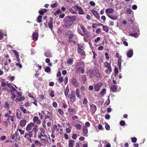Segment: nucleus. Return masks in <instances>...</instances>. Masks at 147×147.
I'll list each match as a JSON object with an SVG mask.
<instances>
[{
  "label": "nucleus",
  "instance_id": "obj_1",
  "mask_svg": "<svg viewBox=\"0 0 147 147\" xmlns=\"http://www.w3.org/2000/svg\"><path fill=\"white\" fill-rule=\"evenodd\" d=\"M37 126L35 125V123H30L28 124L26 128V130L34 136V137L37 136Z\"/></svg>",
  "mask_w": 147,
  "mask_h": 147
},
{
  "label": "nucleus",
  "instance_id": "obj_2",
  "mask_svg": "<svg viewBox=\"0 0 147 147\" xmlns=\"http://www.w3.org/2000/svg\"><path fill=\"white\" fill-rule=\"evenodd\" d=\"M76 17L75 16H67L64 19V21L67 22H73L76 20Z\"/></svg>",
  "mask_w": 147,
  "mask_h": 147
},
{
  "label": "nucleus",
  "instance_id": "obj_3",
  "mask_svg": "<svg viewBox=\"0 0 147 147\" xmlns=\"http://www.w3.org/2000/svg\"><path fill=\"white\" fill-rule=\"evenodd\" d=\"M68 98L70 99V101L72 103L74 102L76 100V96L75 92L74 90L72 91L70 94L68 96Z\"/></svg>",
  "mask_w": 147,
  "mask_h": 147
},
{
  "label": "nucleus",
  "instance_id": "obj_4",
  "mask_svg": "<svg viewBox=\"0 0 147 147\" xmlns=\"http://www.w3.org/2000/svg\"><path fill=\"white\" fill-rule=\"evenodd\" d=\"M102 85V84L101 83H98L96 84L94 86V91L97 92L99 91Z\"/></svg>",
  "mask_w": 147,
  "mask_h": 147
},
{
  "label": "nucleus",
  "instance_id": "obj_5",
  "mask_svg": "<svg viewBox=\"0 0 147 147\" xmlns=\"http://www.w3.org/2000/svg\"><path fill=\"white\" fill-rule=\"evenodd\" d=\"M38 137L40 138L41 140L45 141L47 138V136L45 134L39 133L38 134Z\"/></svg>",
  "mask_w": 147,
  "mask_h": 147
},
{
  "label": "nucleus",
  "instance_id": "obj_6",
  "mask_svg": "<svg viewBox=\"0 0 147 147\" xmlns=\"http://www.w3.org/2000/svg\"><path fill=\"white\" fill-rule=\"evenodd\" d=\"M90 111L92 114L94 113L96 110V107L94 104L90 105Z\"/></svg>",
  "mask_w": 147,
  "mask_h": 147
},
{
  "label": "nucleus",
  "instance_id": "obj_7",
  "mask_svg": "<svg viewBox=\"0 0 147 147\" xmlns=\"http://www.w3.org/2000/svg\"><path fill=\"white\" fill-rule=\"evenodd\" d=\"M104 65L105 67L107 68L110 72H111L112 71V68L110 63H109L107 61H106L104 63Z\"/></svg>",
  "mask_w": 147,
  "mask_h": 147
},
{
  "label": "nucleus",
  "instance_id": "obj_8",
  "mask_svg": "<svg viewBox=\"0 0 147 147\" xmlns=\"http://www.w3.org/2000/svg\"><path fill=\"white\" fill-rule=\"evenodd\" d=\"M33 120L34 122L33 123H36L37 125H39L41 123V120L36 116H35L34 117Z\"/></svg>",
  "mask_w": 147,
  "mask_h": 147
},
{
  "label": "nucleus",
  "instance_id": "obj_9",
  "mask_svg": "<svg viewBox=\"0 0 147 147\" xmlns=\"http://www.w3.org/2000/svg\"><path fill=\"white\" fill-rule=\"evenodd\" d=\"M71 82L72 84L75 86L77 87L78 85V83L77 79L75 78H73L71 79Z\"/></svg>",
  "mask_w": 147,
  "mask_h": 147
},
{
  "label": "nucleus",
  "instance_id": "obj_10",
  "mask_svg": "<svg viewBox=\"0 0 147 147\" xmlns=\"http://www.w3.org/2000/svg\"><path fill=\"white\" fill-rule=\"evenodd\" d=\"M93 75L97 78L101 77V74L99 73L98 69L94 70L93 71Z\"/></svg>",
  "mask_w": 147,
  "mask_h": 147
},
{
  "label": "nucleus",
  "instance_id": "obj_11",
  "mask_svg": "<svg viewBox=\"0 0 147 147\" xmlns=\"http://www.w3.org/2000/svg\"><path fill=\"white\" fill-rule=\"evenodd\" d=\"M38 33L34 32L32 34V39L34 41H36L37 40L38 38Z\"/></svg>",
  "mask_w": 147,
  "mask_h": 147
},
{
  "label": "nucleus",
  "instance_id": "obj_12",
  "mask_svg": "<svg viewBox=\"0 0 147 147\" xmlns=\"http://www.w3.org/2000/svg\"><path fill=\"white\" fill-rule=\"evenodd\" d=\"M75 7L78 11V13L80 14H84V11L82 8L79 7L78 5H76Z\"/></svg>",
  "mask_w": 147,
  "mask_h": 147
},
{
  "label": "nucleus",
  "instance_id": "obj_13",
  "mask_svg": "<svg viewBox=\"0 0 147 147\" xmlns=\"http://www.w3.org/2000/svg\"><path fill=\"white\" fill-rule=\"evenodd\" d=\"M105 11L107 15L108 16V15H110L109 13H113L114 11V10L112 8H109L106 9Z\"/></svg>",
  "mask_w": 147,
  "mask_h": 147
},
{
  "label": "nucleus",
  "instance_id": "obj_14",
  "mask_svg": "<svg viewBox=\"0 0 147 147\" xmlns=\"http://www.w3.org/2000/svg\"><path fill=\"white\" fill-rule=\"evenodd\" d=\"M26 123V120L25 119H22L20 121L19 125L22 127H23L25 126Z\"/></svg>",
  "mask_w": 147,
  "mask_h": 147
},
{
  "label": "nucleus",
  "instance_id": "obj_15",
  "mask_svg": "<svg viewBox=\"0 0 147 147\" xmlns=\"http://www.w3.org/2000/svg\"><path fill=\"white\" fill-rule=\"evenodd\" d=\"M53 19L51 18L50 19V22L48 23V26L49 28L51 30H52L53 28Z\"/></svg>",
  "mask_w": 147,
  "mask_h": 147
},
{
  "label": "nucleus",
  "instance_id": "obj_16",
  "mask_svg": "<svg viewBox=\"0 0 147 147\" xmlns=\"http://www.w3.org/2000/svg\"><path fill=\"white\" fill-rule=\"evenodd\" d=\"M45 120L47 121H52V117L51 116H49L48 115H45Z\"/></svg>",
  "mask_w": 147,
  "mask_h": 147
},
{
  "label": "nucleus",
  "instance_id": "obj_17",
  "mask_svg": "<svg viewBox=\"0 0 147 147\" xmlns=\"http://www.w3.org/2000/svg\"><path fill=\"white\" fill-rule=\"evenodd\" d=\"M110 89L113 92H116L117 91V87L115 85H113L110 87Z\"/></svg>",
  "mask_w": 147,
  "mask_h": 147
},
{
  "label": "nucleus",
  "instance_id": "obj_18",
  "mask_svg": "<svg viewBox=\"0 0 147 147\" xmlns=\"http://www.w3.org/2000/svg\"><path fill=\"white\" fill-rule=\"evenodd\" d=\"M78 53L81 55H85L84 51L79 47L78 48Z\"/></svg>",
  "mask_w": 147,
  "mask_h": 147
},
{
  "label": "nucleus",
  "instance_id": "obj_19",
  "mask_svg": "<svg viewBox=\"0 0 147 147\" xmlns=\"http://www.w3.org/2000/svg\"><path fill=\"white\" fill-rule=\"evenodd\" d=\"M133 54V51L132 49H131L128 51L127 53V55L128 57L130 58L132 56Z\"/></svg>",
  "mask_w": 147,
  "mask_h": 147
},
{
  "label": "nucleus",
  "instance_id": "obj_20",
  "mask_svg": "<svg viewBox=\"0 0 147 147\" xmlns=\"http://www.w3.org/2000/svg\"><path fill=\"white\" fill-rule=\"evenodd\" d=\"M92 13L94 14L95 16L97 19H100V16L98 12L95 10H93Z\"/></svg>",
  "mask_w": 147,
  "mask_h": 147
},
{
  "label": "nucleus",
  "instance_id": "obj_21",
  "mask_svg": "<svg viewBox=\"0 0 147 147\" xmlns=\"http://www.w3.org/2000/svg\"><path fill=\"white\" fill-rule=\"evenodd\" d=\"M121 56L119 58L118 60V66L120 70L121 69Z\"/></svg>",
  "mask_w": 147,
  "mask_h": 147
},
{
  "label": "nucleus",
  "instance_id": "obj_22",
  "mask_svg": "<svg viewBox=\"0 0 147 147\" xmlns=\"http://www.w3.org/2000/svg\"><path fill=\"white\" fill-rule=\"evenodd\" d=\"M34 143L35 145L41 147L42 145V144L41 142L38 140H35Z\"/></svg>",
  "mask_w": 147,
  "mask_h": 147
},
{
  "label": "nucleus",
  "instance_id": "obj_23",
  "mask_svg": "<svg viewBox=\"0 0 147 147\" xmlns=\"http://www.w3.org/2000/svg\"><path fill=\"white\" fill-rule=\"evenodd\" d=\"M33 137H34V136L32 134H30V133L29 132H28V133H25L24 136V137L25 138H26L27 139V138H29V137L31 138Z\"/></svg>",
  "mask_w": 147,
  "mask_h": 147
},
{
  "label": "nucleus",
  "instance_id": "obj_24",
  "mask_svg": "<svg viewBox=\"0 0 147 147\" xmlns=\"http://www.w3.org/2000/svg\"><path fill=\"white\" fill-rule=\"evenodd\" d=\"M74 141L72 140H69L68 147H73L74 145Z\"/></svg>",
  "mask_w": 147,
  "mask_h": 147
},
{
  "label": "nucleus",
  "instance_id": "obj_25",
  "mask_svg": "<svg viewBox=\"0 0 147 147\" xmlns=\"http://www.w3.org/2000/svg\"><path fill=\"white\" fill-rule=\"evenodd\" d=\"M68 111L69 112L70 115H72L73 114H75L76 112L74 109L71 108H69Z\"/></svg>",
  "mask_w": 147,
  "mask_h": 147
},
{
  "label": "nucleus",
  "instance_id": "obj_26",
  "mask_svg": "<svg viewBox=\"0 0 147 147\" xmlns=\"http://www.w3.org/2000/svg\"><path fill=\"white\" fill-rule=\"evenodd\" d=\"M77 71L79 72L84 74V69L82 67H79L78 68Z\"/></svg>",
  "mask_w": 147,
  "mask_h": 147
},
{
  "label": "nucleus",
  "instance_id": "obj_27",
  "mask_svg": "<svg viewBox=\"0 0 147 147\" xmlns=\"http://www.w3.org/2000/svg\"><path fill=\"white\" fill-rule=\"evenodd\" d=\"M47 11V9H44L40 10L39 11V13L40 15H43Z\"/></svg>",
  "mask_w": 147,
  "mask_h": 147
},
{
  "label": "nucleus",
  "instance_id": "obj_28",
  "mask_svg": "<svg viewBox=\"0 0 147 147\" xmlns=\"http://www.w3.org/2000/svg\"><path fill=\"white\" fill-rule=\"evenodd\" d=\"M83 133L85 134L86 135L88 133V129L87 127L85 126H84L83 127Z\"/></svg>",
  "mask_w": 147,
  "mask_h": 147
},
{
  "label": "nucleus",
  "instance_id": "obj_29",
  "mask_svg": "<svg viewBox=\"0 0 147 147\" xmlns=\"http://www.w3.org/2000/svg\"><path fill=\"white\" fill-rule=\"evenodd\" d=\"M80 90L78 88H77L76 89L75 91V93L76 94L77 96L79 98H81L80 95Z\"/></svg>",
  "mask_w": 147,
  "mask_h": 147
},
{
  "label": "nucleus",
  "instance_id": "obj_30",
  "mask_svg": "<svg viewBox=\"0 0 147 147\" xmlns=\"http://www.w3.org/2000/svg\"><path fill=\"white\" fill-rule=\"evenodd\" d=\"M108 17L113 20H115L117 18V16L116 15H108Z\"/></svg>",
  "mask_w": 147,
  "mask_h": 147
},
{
  "label": "nucleus",
  "instance_id": "obj_31",
  "mask_svg": "<svg viewBox=\"0 0 147 147\" xmlns=\"http://www.w3.org/2000/svg\"><path fill=\"white\" fill-rule=\"evenodd\" d=\"M69 91V87L68 86H67L65 90V94L66 97H67L68 95V93Z\"/></svg>",
  "mask_w": 147,
  "mask_h": 147
},
{
  "label": "nucleus",
  "instance_id": "obj_32",
  "mask_svg": "<svg viewBox=\"0 0 147 147\" xmlns=\"http://www.w3.org/2000/svg\"><path fill=\"white\" fill-rule=\"evenodd\" d=\"M46 57H51V52H46L44 53Z\"/></svg>",
  "mask_w": 147,
  "mask_h": 147
},
{
  "label": "nucleus",
  "instance_id": "obj_33",
  "mask_svg": "<svg viewBox=\"0 0 147 147\" xmlns=\"http://www.w3.org/2000/svg\"><path fill=\"white\" fill-rule=\"evenodd\" d=\"M65 22V26L66 28L70 27L72 24H70V22Z\"/></svg>",
  "mask_w": 147,
  "mask_h": 147
},
{
  "label": "nucleus",
  "instance_id": "obj_34",
  "mask_svg": "<svg viewBox=\"0 0 147 147\" xmlns=\"http://www.w3.org/2000/svg\"><path fill=\"white\" fill-rule=\"evenodd\" d=\"M103 30L104 31H105L106 32H108L109 30V28L107 26H103Z\"/></svg>",
  "mask_w": 147,
  "mask_h": 147
},
{
  "label": "nucleus",
  "instance_id": "obj_35",
  "mask_svg": "<svg viewBox=\"0 0 147 147\" xmlns=\"http://www.w3.org/2000/svg\"><path fill=\"white\" fill-rule=\"evenodd\" d=\"M106 92V89L105 88L103 89H102L101 91L100 92V94L101 96H103L104 94Z\"/></svg>",
  "mask_w": 147,
  "mask_h": 147
},
{
  "label": "nucleus",
  "instance_id": "obj_36",
  "mask_svg": "<svg viewBox=\"0 0 147 147\" xmlns=\"http://www.w3.org/2000/svg\"><path fill=\"white\" fill-rule=\"evenodd\" d=\"M42 17L41 15H39L38 16L37 18V22L39 23H40L42 22Z\"/></svg>",
  "mask_w": 147,
  "mask_h": 147
},
{
  "label": "nucleus",
  "instance_id": "obj_37",
  "mask_svg": "<svg viewBox=\"0 0 147 147\" xmlns=\"http://www.w3.org/2000/svg\"><path fill=\"white\" fill-rule=\"evenodd\" d=\"M75 127L77 129L79 130H80L81 129V125L80 124H77L75 125Z\"/></svg>",
  "mask_w": 147,
  "mask_h": 147
},
{
  "label": "nucleus",
  "instance_id": "obj_38",
  "mask_svg": "<svg viewBox=\"0 0 147 147\" xmlns=\"http://www.w3.org/2000/svg\"><path fill=\"white\" fill-rule=\"evenodd\" d=\"M20 108L21 110L22 111L24 114H25L26 113V109H24L23 107L20 106Z\"/></svg>",
  "mask_w": 147,
  "mask_h": 147
},
{
  "label": "nucleus",
  "instance_id": "obj_39",
  "mask_svg": "<svg viewBox=\"0 0 147 147\" xmlns=\"http://www.w3.org/2000/svg\"><path fill=\"white\" fill-rule=\"evenodd\" d=\"M110 103V100L109 98H108V99L107 100L106 102H105V103H104V105H105L106 106H108L109 104Z\"/></svg>",
  "mask_w": 147,
  "mask_h": 147
},
{
  "label": "nucleus",
  "instance_id": "obj_40",
  "mask_svg": "<svg viewBox=\"0 0 147 147\" xmlns=\"http://www.w3.org/2000/svg\"><path fill=\"white\" fill-rule=\"evenodd\" d=\"M130 35L136 38L138 36V34L136 33H131L130 34Z\"/></svg>",
  "mask_w": 147,
  "mask_h": 147
},
{
  "label": "nucleus",
  "instance_id": "obj_41",
  "mask_svg": "<svg viewBox=\"0 0 147 147\" xmlns=\"http://www.w3.org/2000/svg\"><path fill=\"white\" fill-rule=\"evenodd\" d=\"M82 81L83 82H85L86 81V77L85 75H82L81 78Z\"/></svg>",
  "mask_w": 147,
  "mask_h": 147
},
{
  "label": "nucleus",
  "instance_id": "obj_42",
  "mask_svg": "<svg viewBox=\"0 0 147 147\" xmlns=\"http://www.w3.org/2000/svg\"><path fill=\"white\" fill-rule=\"evenodd\" d=\"M51 70V69L50 67H46L45 69V71L47 73L49 72Z\"/></svg>",
  "mask_w": 147,
  "mask_h": 147
},
{
  "label": "nucleus",
  "instance_id": "obj_43",
  "mask_svg": "<svg viewBox=\"0 0 147 147\" xmlns=\"http://www.w3.org/2000/svg\"><path fill=\"white\" fill-rule=\"evenodd\" d=\"M54 90H51L50 93L49 94V95L51 97H53L55 96V94H54Z\"/></svg>",
  "mask_w": 147,
  "mask_h": 147
},
{
  "label": "nucleus",
  "instance_id": "obj_44",
  "mask_svg": "<svg viewBox=\"0 0 147 147\" xmlns=\"http://www.w3.org/2000/svg\"><path fill=\"white\" fill-rule=\"evenodd\" d=\"M87 38H88L90 36V33L89 32L87 31L86 32L83 34Z\"/></svg>",
  "mask_w": 147,
  "mask_h": 147
},
{
  "label": "nucleus",
  "instance_id": "obj_45",
  "mask_svg": "<svg viewBox=\"0 0 147 147\" xmlns=\"http://www.w3.org/2000/svg\"><path fill=\"white\" fill-rule=\"evenodd\" d=\"M61 13V11L60 9L56 11L54 13L55 16H56L59 13Z\"/></svg>",
  "mask_w": 147,
  "mask_h": 147
},
{
  "label": "nucleus",
  "instance_id": "obj_46",
  "mask_svg": "<svg viewBox=\"0 0 147 147\" xmlns=\"http://www.w3.org/2000/svg\"><path fill=\"white\" fill-rule=\"evenodd\" d=\"M13 52L14 53L16 57L19 56V55L17 51L16 50H12Z\"/></svg>",
  "mask_w": 147,
  "mask_h": 147
},
{
  "label": "nucleus",
  "instance_id": "obj_47",
  "mask_svg": "<svg viewBox=\"0 0 147 147\" xmlns=\"http://www.w3.org/2000/svg\"><path fill=\"white\" fill-rule=\"evenodd\" d=\"M84 63L83 62L80 61L79 62L77 63L76 64V65L77 66H80L81 65H84Z\"/></svg>",
  "mask_w": 147,
  "mask_h": 147
},
{
  "label": "nucleus",
  "instance_id": "obj_48",
  "mask_svg": "<svg viewBox=\"0 0 147 147\" xmlns=\"http://www.w3.org/2000/svg\"><path fill=\"white\" fill-rule=\"evenodd\" d=\"M73 61V60L72 59L69 58L67 61V64H71L72 63Z\"/></svg>",
  "mask_w": 147,
  "mask_h": 147
},
{
  "label": "nucleus",
  "instance_id": "obj_49",
  "mask_svg": "<svg viewBox=\"0 0 147 147\" xmlns=\"http://www.w3.org/2000/svg\"><path fill=\"white\" fill-rule=\"evenodd\" d=\"M82 103H83V104L84 105H86L87 104V99L86 98H84V100L83 101Z\"/></svg>",
  "mask_w": 147,
  "mask_h": 147
},
{
  "label": "nucleus",
  "instance_id": "obj_50",
  "mask_svg": "<svg viewBox=\"0 0 147 147\" xmlns=\"http://www.w3.org/2000/svg\"><path fill=\"white\" fill-rule=\"evenodd\" d=\"M12 96L11 97V98L12 100H13L16 97V96L14 93H13L12 92H11Z\"/></svg>",
  "mask_w": 147,
  "mask_h": 147
},
{
  "label": "nucleus",
  "instance_id": "obj_51",
  "mask_svg": "<svg viewBox=\"0 0 147 147\" xmlns=\"http://www.w3.org/2000/svg\"><path fill=\"white\" fill-rule=\"evenodd\" d=\"M25 98L24 97H22L20 96V98H19L18 100L19 102H20L22 101H23L24 100Z\"/></svg>",
  "mask_w": 147,
  "mask_h": 147
},
{
  "label": "nucleus",
  "instance_id": "obj_52",
  "mask_svg": "<svg viewBox=\"0 0 147 147\" xmlns=\"http://www.w3.org/2000/svg\"><path fill=\"white\" fill-rule=\"evenodd\" d=\"M131 142L133 143H136L137 140V139L136 137H133L131 138Z\"/></svg>",
  "mask_w": 147,
  "mask_h": 147
},
{
  "label": "nucleus",
  "instance_id": "obj_53",
  "mask_svg": "<svg viewBox=\"0 0 147 147\" xmlns=\"http://www.w3.org/2000/svg\"><path fill=\"white\" fill-rule=\"evenodd\" d=\"M40 132L39 133H42L45 134V130L42 128H40Z\"/></svg>",
  "mask_w": 147,
  "mask_h": 147
},
{
  "label": "nucleus",
  "instance_id": "obj_54",
  "mask_svg": "<svg viewBox=\"0 0 147 147\" xmlns=\"http://www.w3.org/2000/svg\"><path fill=\"white\" fill-rule=\"evenodd\" d=\"M120 125L122 126H124L125 124V121L121 120L120 122Z\"/></svg>",
  "mask_w": 147,
  "mask_h": 147
},
{
  "label": "nucleus",
  "instance_id": "obj_55",
  "mask_svg": "<svg viewBox=\"0 0 147 147\" xmlns=\"http://www.w3.org/2000/svg\"><path fill=\"white\" fill-rule=\"evenodd\" d=\"M16 116L17 118L19 119H20L22 118V116L20 114H18V112L16 113Z\"/></svg>",
  "mask_w": 147,
  "mask_h": 147
},
{
  "label": "nucleus",
  "instance_id": "obj_56",
  "mask_svg": "<svg viewBox=\"0 0 147 147\" xmlns=\"http://www.w3.org/2000/svg\"><path fill=\"white\" fill-rule=\"evenodd\" d=\"M58 112L61 115H63L64 114L63 111L61 109H58Z\"/></svg>",
  "mask_w": 147,
  "mask_h": 147
},
{
  "label": "nucleus",
  "instance_id": "obj_57",
  "mask_svg": "<svg viewBox=\"0 0 147 147\" xmlns=\"http://www.w3.org/2000/svg\"><path fill=\"white\" fill-rule=\"evenodd\" d=\"M98 129L99 130H103L104 129V128L102 127V125L100 124L98 125Z\"/></svg>",
  "mask_w": 147,
  "mask_h": 147
},
{
  "label": "nucleus",
  "instance_id": "obj_58",
  "mask_svg": "<svg viewBox=\"0 0 147 147\" xmlns=\"http://www.w3.org/2000/svg\"><path fill=\"white\" fill-rule=\"evenodd\" d=\"M80 27L82 31H84V30H85L86 29L83 25L81 24H80Z\"/></svg>",
  "mask_w": 147,
  "mask_h": 147
},
{
  "label": "nucleus",
  "instance_id": "obj_59",
  "mask_svg": "<svg viewBox=\"0 0 147 147\" xmlns=\"http://www.w3.org/2000/svg\"><path fill=\"white\" fill-rule=\"evenodd\" d=\"M72 138L73 139H76L77 138V136L76 134H73L72 135Z\"/></svg>",
  "mask_w": 147,
  "mask_h": 147
},
{
  "label": "nucleus",
  "instance_id": "obj_60",
  "mask_svg": "<svg viewBox=\"0 0 147 147\" xmlns=\"http://www.w3.org/2000/svg\"><path fill=\"white\" fill-rule=\"evenodd\" d=\"M57 3H55L53 4H51V7L52 8H54L55 7L57 6Z\"/></svg>",
  "mask_w": 147,
  "mask_h": 147
},
{
  "label": "nucleus",
  "instance_id": "obj_61",
  "mask_svg": "<svg viewBox=\"0 0 147 147\" xmlns=\"http://www.w3.org/2000/svg\"><path fill=\"white\" fill-rule=\"evenodd\" d=\"M5 107L7 109H9V105L8 102H5Z\"/></svg>",
  "mask_w": 147,
  "mask_h": 147
},
{
  "label": "nucleus",
  "instance_id": "obj_62",
  "mask_svg": "<svg viewBox=\"0 0 147 147\" xmlns=\"http://www.w3.org/2000/svg\"><path fill=\"white\" fill-rule=\"evenodd\" d=\"M90 4L92 6H94L95 5V3L92 1H91L90 2Z\"/></svg>",
  "mask_w": 147,
  "mask_h": 147
},
{
  "label": "nucleus",
  "instance_id": "obj_63",
  "mask_svg": "<svg viewBox=\"0 0 147 147\" xmlns=\"http://www.w3.org/2000/svg\"><path fill=\"white\" fill-rule=\"evenodd\" d=\"M18 130L20 132L21 134H23L24 133V131L23 130H22L21 129H18Z\"/></svg>",
  "mask_w": 147,
  "mask_h": 147
},
{
  "label": "nucleus",
  "instance_id": "obj_64",
  "mask_svg": "<svg viewBox=\"0 0 147 147\" xmlns=\"http://www.w3.org/2000/svg\"><path fill=\"white\" fill-rule=\"evenodd\" d=\"M105 128L107 130H109L110 128L109 125L108 124H106L105 125Z\"/></svg>",
  "mask_w": 147,
  "mask_h": 147
}]
</instances>
